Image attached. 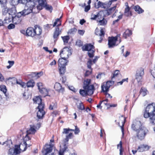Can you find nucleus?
Segmentation results:
<instances>
[{
	"label": "nucleus",
	"instance_id": "72a5a7b5",
	"mask_svg": "<svg viewBox=\"0 0 155 155\" xmlns=\"http://www.w3.org/2000/svg\"><path fill=\"white\" fill-rule=\"evenodd\" d=\"M140 93L143 96H144L147 94V91L145 88L142 87L140 91Z\"/></svg>",
	"mask_w": 155,
	"mask_h": 155
},
{
	"label": "nucleus",
	"instance_id": "e433bc0d",
	"mask_svg": "<svg viewBox=\"0 0 155 155\" xmlns=\"http://www.w3.org/2000/svg\"><path fill=\"white\" fill-rule=\"evenodd\" d=\"M116 7L117 4H116L115 6L113 7L108 9L107 10V14L108 15H109L111 14L112 12H113L114 11Z\"/></svg>",
	"mask_w": 155,
	"mask_h": 155
},
{
	"label": "nucleus",
	"instance_id": "ddd939ff",
	"mask_svg": "<svg viewBox=\"0 0 155 155\" xmlns=\"http://www.w3.org/2000/svg\"><path fill=\"white\" fill-rule=\"evenodd\" d=\"M110 81H107L105 84L102 85L101 89L102 92L105 93L109 91L111 86L110 84Z\"/></svg>",
	"mask_w": 155,
	"mask_h": 155
},
{
	"label": "nucleus",
	"instance_id": "338daca9",
	"mask_svg": "<svg viewBox=\"0 0 155 155\" xmlns=\"http://www.w3.org/2000/svg\"><path fill=\"white\" fill-rule=\"evenodd\" d=\"M91 73V71H90L88 70H87L85 74V77H87L90 75Z\"/></svg>",
	"mask_w": 155,
	"mask_h": 155
},
{
	"label": "nucleus",
	"instance_id": "e2e57ef3",
	"mask_svg": "<svg viewBox=\"0 0 155 155\" xmlns=\"http://www.w3.org/2000/svg\"><path fill=\"white\" fill-rule=\"evenodd\" d=\"M27 143L26 142L24 141L23 142V144H21V146H24V150H23V151H25L26 150V148H27Z\"/></svg>",
	"mask_w": 155,
	"mask_h": 155
},
{
	"label": "nucleus",
	"instance_id": "774afa93",
	"mask_svg": "<svg viewBox=\"0 0 155 155\" xmlns=\"http://www.w3.org/2000/svg\"><path fill=\"white\" fill-rule=\"evenodd\" d=\"M43 73L42 72H40L36 73L37 75V78H38L42 75Z\"/></svg>",
	"mask_w": 155,
	"mask_h": 155
},
{
	"label": "nucleus",
	"instance_id": "9d476101",
	"mask_svg": "<svg viewBox=\"0 0 155 155\" xmlns=\"http://www.w3.org/2000/svg\"><path fill=\"white\" fill-rule=\"evenodd\" d=\"M36 127L34 125H30V128L28 130L26 131V135L25 136V137L28 138V140H30V138L28 136V134H34L36 131Z\"/></svg>",
	"mask_w": 155,
	"mask_h": 155
},
{
	"label": "nucleus",
	"instance_id": "a211bd4d",
	"mask_svg": "<svg viewBox=\"0 0 155 155\" xmlns=\"http://www.w3.org/2000/svg\"><path fill=\"white\" fill-rule=\"evenodd\" d=\"M107 6V4L102 2L100 1H99L98 2L97 5V6H95V7L96 8H97L100 7L102 8H106Z\"/></svg>",
	"mask_w": 155,
	"mask_h": 155
},
{
	"label": "nucleus",
	"instance_id": "2eb2a0df",
	"mask_svg": "<svg viewBox=\"0 0 155 155\" xmlns=\"http://www.w3.org/2000/svg\"><path fill=\"white\" fill-rule=\"evenodd\" d=\"M125 119L124 117H122L120 119V120L118 123V125L120 126L121 128L122 132L123 134H124V126L125 123Z\"/></svg>",
	"mask_w": 155,
	"mask_h": 155
},
{
	"label": "nucleus",
	"instance_id": "37998d69",
	"mask_svg": "<svg viewBox=\"0 0 155 155\" xmlns=\"http://www.w3.org/2000/svg\"><path fill=\"white\" fill-rule=\"evenodd\" d=\"M77 108L80 110H83L85 109V107L82 102H81L78 105H77Z\"/></svg>",
	"mask_w": 155,
	"mask_h": 155
},
{
	"label": "nucleus",
	"instance_id": "dca6fc26",
	"mask_svg": "<svg viewBox=\"0 0 155 155\" xmlns=\"http://www.w3.org/2000/svg\"><path fill=\"white\" fill-rule=\"evenodd\" d=\"M26 35L28 36L33 37L35 35L34 29L32 28H29L26 31Z\"/></svg>",
	"mask_w": 155,
	"mask_h": 155
},
{
	"label": "nucleus",
	"instance_id": "0e129e2a",
	"mask_svg": "<svg viewBox=\"0 0 155 155\" xmlns=\"http://www.w3.org/2000/svg\"><path fill=\"white\" fill-rule=\"evenodd\" d=\"M78 32L79 35H83L85 31L84 30H78Z\"/></svg>",
	"mask_w": 155,
	"mask_h": 155
},
{
	"label": "nucleus",
	"instance_id": "4c0bfd02",
	"mask_svg": "<svg viewBox=\"0 0 155 155\" xmlns=\"http://www.w3.org/2000/svg\"><path fill=\"white\" fill-rule=\"evenodd\" d=\"M45 0H38L37 2L38 3L39 5L38 6V8L40 7H44L45 6Z\"/></svg>",
	"mask_w": 155,
	"mask_h": 155
},
{
	"label": "nucleus",
	"instance_id": "603ef678",
	"mask_svg": "<svg viewBox=\"0 0 155 155\" xmlns=\"http://www.w3.org/2000/svg\"><path fill=\"white\" fill-rule=\"evenodd\" d=\"M37 86L39 90L41 89V88L44 87L43 84L41 82H38L37 83Z\"/></svg>",
	"mask_w": 155,
	"mask_h": 155
},
{
	"label": "nucleus",
	"instance_id": "6e6d98bb",
	"mask_svg": "<svg viewBox=\"0 0 155 155\" xmlns=\"http://www.w3.org/2000/svg\"><path fill=\"white\" fill-rule=\"evenodd\" d=\"M61 17L62 16H61L60 18H58L56 19L55 21L54 22V24L53 25V27H54L56 25L57 23H59V21L60 19L61 18Z\"/></svg>",
	"mask_w": 155,
	"mask_h": 155
},
{
	"label": "nucleus",
	"instance_id": "49530a36",
	"mask_svg": "<svg viewBox=\"0 0 155 155\" xmlns=\"http://www.w3.org/2000/svg\"><path fill=\"white\" fill-rule=\"evenodd\" d=\"M93 64L92 61L91 59H89L87 62V67L88 68L91 69L92 70L91 66Z\"/></svg>",
	"mask_w": 155,
	"mask_h": 155
},
{
	"label": "nucleus",
	"instance_id": "052dcab7",
	"mask_svg": "<svg viewBox=\"0 0 155 155\" xmlns=\"http://www.w3.org/2000/svg\"><path fill=\"white\" fill-rule=\"evenodd\" d=\"M75 129L74 130V134H78L80 132V130L77 126H75Z\"/></svg>",
	"mask_w": 155,
	"mask_h": 155
},
{
	"label": "nucleus",
	"instance_id": "4468645a",
	"mask_svg": "<svg viewBox=\"0 0 155 155\" xmlns=\"http://www.w3.org/2000/svg\"><path fill=\"white\" fill-rule=\"evenodd\" d=\"M54 88L55 90L58 91L59 93H63L64 91V89L62 87L61 84L58 83H56L54 86Z\"/></svg>",
	"mask_w": 155,
	"mask_h": 155
},
{
	"label": "nucleus",
	"instance_id": "6e6552de",
	"mask_svg": "<svg viewBox=\"0 0 155 155\" xmlns=\"http://www.w3.org/2000/svg\"><path fill=\"white\" fill-rule=\"evenodd\" d=\"M142 127L141 122L140 121L135 120L133 121L131 125V128L134 130L137 131Z\"/></svg>",
	"mask_w": 155,
	"mask_h": 155
},
{
	"label": "nucleus",
	"instance_id": "39448f33",
	"mask_svg": "<svg viewBox=\"0 0 155 155\" xmlns=\"http://www.w3.org/2000/svg\"><path fill=\"white\" fill-rule=\"evenodd\" d=\"M136 131L137 132V137L139 139L142 140L144 138L147 130L146 128L143 127Z\"/></svg>",
	"mask_w": 155,
	"mask_h": 155
},
{
	"label": "nucleus",
	"instance_id": "7ed1b4c3",
	"mask_svg": "<svg viewBox=\"0 0 155 155\" xmlns=\"http://www.w3.org/2000/svg\"><path fill=\"white\" fill-rule=\"evenodd\" d=\"M23 17L21 12H18L15 16L6 17L4 19V22L6 24L9 23L12 21V22L15 24H19L21 21Z\"/></svg>",
	"mask_w": 155,
	"mask_h": 155
},
{
	"label": "nucleus",
	"instance_id": "1a4fd4ad",
	"mask_svg": "<svg viewBox=\"0 0 155 155\" xmlns=\"http://www.w3.org/2000/svg\"><path fill=\"white\" fill-rule=\"evenodd\" d=\"M33 7H34L32 6L31 5L28 6V7L27 6V8H25L23 11L20 12H21L23 17L25 16L32 12Z\"/></svg>",
	"mask_w": 155,
	"mask_h": 155
},
{
	"label": "nucleus",
	"instance_id": "4be33fe9",
	"mask_svg": "<svg viewBox=\"0 0 155 155\" xmlns=\"http://www.w3.org/2000/svg\"><path fill=\"white\" fill-rule=\"evenodd\" d=\"M20 145H16L15 146V148L13 149L14 151V155H16L20 153V150L21 149L20 148Z\"/></svg>",
	"mask_w": 155,
	"mask_h": 155
},
{
	"label": "nucleus",
	"instance_id": "09e8293b",
	"mask_svg": "<svg viewBox=\"0 0 155 155\" xmlns=\"http://www.w3.org/2000/svg\"><path fill=\"white\" fill-rule=\"evenodd\" d=\"M45 7L46 9L47 10L51 12L53 10V8L51 5H46L44 6Z\"/></svg>",
	"mask_w": 155,
	"mask_h": 155
},
{
	"label": "nucleus",
	"instance_id": "393cba45",
	"mask_svg": "<svg viewBox=\"0 0 155 155\" xmlns=\"http://www.w3.org/2000/svg\"><path fill=\"white\" fill-rule=\"evenodd\" d=\"M35 35H41L42 33V30L39 27H36L34 29Z\"/></svg>",
	"mask_w": 155,
	"mask_h": 155
},
{
	"label": "nucleus",
	"instance_id": "5fc2aeb1",
	"mask_svg": "<svg viewBox=\"0 0 155 155\" xmlns=\"http://www.w3.org/2000/svg\"><path fill=\"white\" fill-rule=\"evenodd\" d=\"M76 44L79 46V47H80L83 46V44L82 42L79 40H78L76 42Z\"/></svg>",
	"mask_w": 155,
	"mask_h": 155
},
{
	"label": "nucleus",
	"instance_id": "c03bdc74",
	"mask_svg": "<svg viewBox=\"0 0 155 155\" xmlns=\"http://www.w3.org/2000/svg\"><path fill=\"white\" fill-rule=\"evenodd\" d=\"M95 52L94 50H92V51H89V52H87V54L90 58H92L94 56V53Z\"/></svg>",
	"mask_w": 155,
	"mask_h": 155
},
{
	"label": "nucleus",
	"instance_id": "4d7b16f0",
	"mask_svg": "<svg viewBox=\"0 0 155 155\" xmlns=\"http://www.w3.org/2000/svg\"><path fill=\"white\" fill-rule=\"evenodd\" d=\"M15 25L13 24H10L8 26V28L9 29H13L15 28Z\"/></svg>",
	"mask_w": 155,
	"mask_h": 155
},
{
	"label": "nucleus",
	"instance_id": "680f3d73",
	"mask_svg": "<svg viewBox=\"0 0 155 155\" xmlns=\"http://www.w3.org/2000/svg\"><path fill=\"white\" fill-rule=\"evenodd\" d=\"M90 9V5H88L85 6L84 8V11L87 12Z\"/></svg>",
	"mask_w": 155,
	"mask_h": 155
},
{
	"label": "nucleus",
	"instance_id": "2f4dec72",
	"mask_svg": "<svg viewBox=\"0 0 155 155\" xmlns=\"http://www.w3.org/2000/svg\"><path fill=\"white\" fill-rule=\"evenodd\" d=\"M97 21L99 22V25H101L104 26L107 23V21L104 18H103L101 20H97Z\"/></svg>",
	"mask_w": 155,
	"mask_h": 155
},
{
	"label": "nucleus",
	"instance_id": "13d9d810",
	"mask_svg": "<svg viewBox=\"0 0 155 155\" xmlns=\"http://www.w3.org/2000/svg\"><path fill=\"white\" fill-rule=\"evenodd\" d=\"M14 151L13 149L10 148L9 150L8 154L9 155H14Z\"/></svg>",
	"mask_w": 155,
	"mask_h": 155
},
{
	"label": "nucleus",
	"instance_id": "bb28decb",
	"mask_svg": "<svg viewBox=\"0 0 155 155\" xmlns=\"http://www.w3.org/2000/svg\"><path fill=\"white\" fill-rule=\"evenodd\" d=\"M134 9L135 11L139 14L142 13L144 12V10L138 5L135 6L134 8Z\"/></svg>",
	"mask_w": 155,
	"mask_h": 155
},
{
	"label": "nucleus",
	"instance_id": "ea45409f",
	"mask_svg": "<svg viewBox=\"0 0 155 155\" xmlns=\"http://www.w3.org/2000/svg\"><path fill=\"white\" fill-rule=\"evenodd\" d=\"M21 4H26V5L28 7V6H30L31 0H21Z\"/></svg>",
	"mask_w": 155,
	"mask_h": 155
},
{
	"label": "nucleus",
	"instance_id": "a878e982",
	"mask_svg": "<svg viewBox=\"0 0 155 155\" xmlns=\"http://www.w3.org/2000/svg\"><path fill=\"white\" fill-rule=\"evenodd\" d=\"M13 78L16 80L17 84L20 85L22 87L25 88L26 87V85L25 83L23 82L21 80L18 81L15 78Z\"/></svg>",
	"mask_w": 155,
	"mask_h": 155
},
{
	"label": "nucleus",
	"instance_id": "f704fd0d",
	"mask_svg": "<svg viewBox=\"0 0 155 155\" xmlns=\"http://www.w3.org/2000/svg\"><path fill=\"white\" fill-rule=\"evenodd\" d=\"M6 87L5 85H2L0 86V90L2 91L4 94H5V96L6 97V98H8V97L6 93L7 89H6Z\"/></svg>",
	"mask_w": 155,
	"mask_h": 155
},
{
	"label": "nucleus",
	"instance_id": "a18cd8bd",
	"mask_svg": "<svg viewBox=\"0 0 155 155\" xmlns=\"http://www.w3.org/2000/svg\"><path fill=\"white\" fill-rule=\"evenodd\" d=\"M38 104V110H44L43 109L44 108V104L42 102Z\"/></svg>",
	"mask_w": 155,
	"mask_h": 155
},
{
	"label": "nucleus",
	"instance_id": "c85d7f7f",
	"mask_svg": "<svg viewBox=\"0 0 155 155\" xmlns=\"http://www.w3.org/2000/svg\"><path fill=\"white\" fill-rule=\"evenodd\" d=\"M68 147L65 144L64 145V148L60 150L59 152V155H63L64 153L66 152V151H68Z\"/></svg>",
	"mask_w": 155,
	"mask_h": 155
},
{
	"label": "nucleus",
	"instance_id": "c756f323",
	"mask_svg": "<svg viewBox=\"0 0 155 155\" xmlns=\"http://www.w3.org/2000/svg\"><path fill=\"white\" fill-rule=\"evenodd\" d=\"M34 103L39 104L42 103V100L40 97L39 96L36 97L33 99Z\"/></svg>",
	"mask_w": 155,
	"mask_h": 155
},
{
	"label": "nucleus",
	"instance_id": "423d86ee",
	"mask_svg": "<svg viewBox=\"0 0 155 155\" xmlns=\"http://www.w3.org/2000/svg\"><path fill=\"white\" fill-rule=\"evenodd\" d=\"M144 74V69L140 68L137 69L135 75L136 79L139 82L141 81Z\"/></svg>",
	"mask_w": 155,
	"mask_h": 155
},
{
	"label": "nucleus",
	"instance_id": "cd10ccee",
	"mask_svg": "<svg viewBox=\"0 0 155 155\" xmlns=\"http://www.w3.org/2000/svg\"><path fill=\"white\" fill-rule=\"evenodd\" d=\"M28 87H33L35 85V83L33 80H31L28 81L26 84Z\"/></svg>",
	"mask_w": 155,
	"mask_h": 155
},
{
	"label": "nucleus",
	"instance_id": "f03ea898",
	"mask_svg": "<svg viewBox=\"0 0 155 155\" xmlns=\"http://www.w3.org/2000/svg\"><path fill=\"white\" fill-rule=\"evenodd\" d=\"M91 80L87 79L84 82L83 88L84 89H80L79 91L80 94L83 97L86 96L87 95H92L95 90L94 85L90 84Z\"/></svg>",
	"mask_w": 155,
	"mask_h": 155
},
{
	"label": "nucleus",
	"instance_id": "c9c22d12",
	"mask_svg": "<svg viewBox=\"0 0 155 155\" xmlns=\"http://www.w3.org/2000/svg\"><path fill=\"white\" fill-rule=\"evenodd\" d=\"M147 147V146L144 145H141L139 146L137 150L139 152H142L145 150L146 148Z\"/></svg>",
	"mask_w": 155,
	"mask_h": 155
},
{
	"label": "nucleus",
	"instance_id": "bf43d9fd",
	"mask_svg": "<svg viewBox=\"0 0 155 155\" xmlns=\"http://www.w3.org/2000/svg\"><path fill=\"white\" fill-rule=\"evenodd\" d=\"M97 17V14L96 15L92 14L91 15V19L93 20H96Z\"/></svg>",
	"mask_w": 155,
	"mask_h": 155
},
{
	"label": "nucleus",
	"instance_id": "58836bf2",
	"mask_svg": "<svg viewBox=\"0 0 155 155\" xmlns=\"http://www.w3.org/2000/svg\"><path fill=\"white\" fill-rule=\"evenodd\" d=\"M61 38L63 41L64 44L67 43L70 39V37L69 36H61Z\"/></svg>",
	"mask_w": 155,
	"mask_h": 155
},
{
	"label": "nucleus",
	"instance_id": "69168bd1",
	"mask_svg": "<svg viewBox=\"0 0 155 155\" xmlns=\"http://www.w3.org/2000/svg\"><path fill=\"white\" fill-rule=\"evenodd\" d=\"M69 130L68 128H64L63 129V131L62 132V133L63 134H67L69 133Z\"/></svg>",
	"mask_w": 155,
	"mask_h": 155
},
{
	"label": "nucleus",
	"instance_id": "864d4df0",
	"mask_svg": "<svg viewBox=\"0 0 155 155\" xmlns=\"http://www.w3.org/2000/svg\"><path fill=\"white\" fill-rule=\"evenodd\" d=\"M38 0H31V2H30V5L34 7L36 4Z\"/></svg>",
	"mask_w": 155,
	"mask_h": 155
},
{
	"label": "nucleus",
	"instance_id": "b1692460",
	"mask_svg": "<svg viewBox=\"0 0 155 155\" xmlns=\"http://www.w3.org/2000/svg\"><path fill=\"white\" fill-rule=\"evenodd\" d=\"M45 114L44 110H38L37 113V117L39 119H42Z\"/></svg>",
	"mask_w": 155,
	"mask_h": 155
},
{
	"label": "nucleus",
	"instance_id": "f3484780",
	"mask_svg": "<svg viewBox=\"0 0 155 155\" xmlns=\"http://www.w3.org/2000/svg\"><path fill=\"white\" fill-rule=\"evenodd\" d=\"M16 12V7H14L9 9L8 15L9 17L10 16H13V15H15L17 14Z\"/></svg>",
	"mask_w": 155,
	"mask_h": 155
},
{
	"label": "nucleus",
	"instance_id": "8fccbe9b",
	"mask_svg": "<svg viewBox=\"0 0 155 155\" xmlns=\"http://www.w3.org/2000/svg\"><path fill=\"white\" fill-rule=\"evenodd\" d=\"M8 9L7 8H4L2 10L3 15H5L8 12Z\"/></svg>",
	"mask_w": 155,
	"mask_h": 155
},
{
	"label": "nucleus",
	"instance_id": "f257e3e1",
	"mask_svg": "<svg viewBox=\"0 0 155 155\" xmlns=\"http://www.w3.org/2000/svg\"><path fill=\"white\" fill-rule=\"evenodd\" d=\"M144 117L145 118H149L150 123L155 124V104L152 103L149 104L146 107L144 113ZM154 130L155 132V127Z\"/></svg>",
	"mask_w": 155,
	"mask_h": 155
},
{
	"label": "nucleus",
	"instance_id": "20e7f679",
	"mask_svg": "<svg viewBox=\"0 0 155 155\" xmlns=\"http://www.w3.org/2000/svg\"><path fill=\"white\" fill-rule=\"evenodd\" d=\"M71 54L70 48L67 47H65L61 51L60 55L61 57H63L64 58L68 59L69 56Z\"/></svg>",
	"mask_w": 155,
	"mask_h": 155
},
{
	"label": "nucleus",
	"instance_id": "412c9836",
	"mask_svg": "<svg viewBox=\"0 0 155 155\" xmlns=\"http://www.w3.org/2000/svg\"><path fill=\"white\" fill-rule=\"evenodd\" d=\"M132 34V31L129 29H127L126 30L123 34V37L125 38H127V37L130 36Z\"/></svg>",
	"mask_w": 155,
	"mask_h": 155
},
{
	"label": "nucleus",
	"instance_id": "de8ad7c7",
	"mask_svg": "<svg viewBox=\"0 0 155 155\" xmlns=\"http://www.w3.org/2000/svg\"><path fill=\"white\" fill-rule=\"evenodd\" d=\"M77 31V29L75 28H74L70 30L68 32V33L70 34H74Z\"/></svg>",
	"mask_w": 155,
	"mask_h": 155
},
{
	"label": "nucleus",
	"instance_id": "473e14b6",
	"mask_svg": "<svg viewBox=\"0 0 155 155\" xmlns=\"http://www.w3.org/2000/svg\"><path fill=\"white\" fill-rule=\"evenodd\" d=\"M59 67H60V68L59 69L60 74V75H62L64 74L65 72V66H60Z\"/></svg>",
	"mask_w": 155,
	"mask_h": 155
},
{
	"label": "nucleus",
	"instance_id": "9b49d317",
	"mask_svg": "<svg viewBox=\"0 0 155 155\" xmlns=\"http://www.w3.org/2000/svg\"><path fill=\"white\" fill-rule=\"evenodd\" d=\"M94 46L90 43L85 44L82 47V49L83 51H90L92 50H94Z\"/></svg>",
	"mask_w": 155,
	"mask_h": 155
},
{
	"label": "nucleus",
	"instance_id": "6ab92c4d",
	"mask_svg": "<svg viewBox=\"0 0 155 155\" xmlns=\"http://www.w3.org/2000/svg\"><path fill=\"white\" fill-rule=\"evenodd\" d=\"M45 148V153H50L52 150V146L51 144H46Z\"/></svg>",
	"mask_w": 155,
	"mask_h": 155
},
{
	"label": "nucleus",
	"instance_id": "f8f14e48",
	"mask_svg": "<svg viewBox=\"0 0 155 155\" xmlns=\"http://www.w3.org/2000/svg\"><path fill=\"white\" fill-rule=\"evenodd\" d=\"M68 62V61L67 59V58H64L62 57L60 58L58 60V65L59 66H66Z\"/></svg>",
	"mask_w": 155,
	"mask_h": 155
},
{
	"label": "nucleus",
	"instance_id": "a19ab883",
	"mask_svg": "<svg viewBox=\"0 0 155 155\" xmlns=\"http://www.w3.org/2000/svg\"><path fill=\"white\" fill-rule=\"evenodd\" d=\"M37 75L36 72H32L31 74H28V76L29 78H37Z\"/></svg>",
	"mask_w": 155,
	"mask_h": 155
},
{
	"label": "nucleus",
	"instance_id": "3c124183",
	"mask_svg": "<svg viewBox=\"0 0 155 155\" xmlns=\"http://www.w3.org/2000/svg\"><path fill=\"white\" fill-rule=\"evenodd\" d=\"M119 72L120 71L118 70H115L113 74V76L112 77V78H115L119 74Z\"/></svg>",
	"mask_w": 155,
	"mask_h": 155
},
{
	"label": "nucleus",
	"instance_id": "79ce46f5",
	"mask_svg": "<svg viewBox=\"0 0 155 155\" xmlns=\"http://www.w3.org/2000/svg\"><path fill=\"white\" fill-rule=\"evenodd\" d=\"M98 18L97 20H101L103 18H104V15L103 13L101 12H99L97 14V17Z\"/></svg>",
	"mask_w": 155,
	"mask_h": 155
},
{
	"label": "nucleus",
	"instance_id": "5701e85b",
	"mask_svg": "<svg viewBox=\"0 0 155 155\" xmlns=\"http://www.w3.org/2000/svg\"><path fill=\"white\" fill-rule=\"evenodd\" d=\"M39 91L41 94H43L44 97L48 95V90L44 87L39 90Z\"/></svg>",
	"mask_w": 155,
	"mask_h": 155
},
{
	"label": "nucleus",
	"instance_id": "7c9ffc66",
	"mask_svg": "<svg viewBox=\"0 0 155 155\" xmlns=\"http://www.w3.org/2000/svg\"><path fill=\"white\" fill-rule=\"evenodd\" d=\"M10 3L12 5L15 6L18 3L21 4V0H11Z\"/></svg>",
	"mask_w": 155,
	"mask_h": 155
},
{
	"label": "nucleus",
	"instance_id": "aec40b11",
	"mask_svg": "<svg viewBox=\"0 0 155 155\" xmlns=\"http://www.w3.org/2000/svg\"><path fill=\"white\" fill-rule=\"evenodd\" d=\"M61 31L59 30L58 27H56L55 31L54 33L53 38H57L59 35Z\"/></svg>",
	"mask_w": 155,
	"mask_h": 155
},
{
	"label": "nucleus",
	"instance_id": "0eeeda50",
	"mask_svg": "<svg viewBox=\"0 0 155 155\" xmlns=\"http://www.w3.org/2000/svg\"><path fill=\"white\" fill-rule=\"evenodd\" d=\"M118 37L119 36L117 35L115 37H109L108 44L109 48H112L116 46V42L118 39Z\"/></svg>",
	"mask_w": 155,
	"mask_h": 155
}]
</instances>
